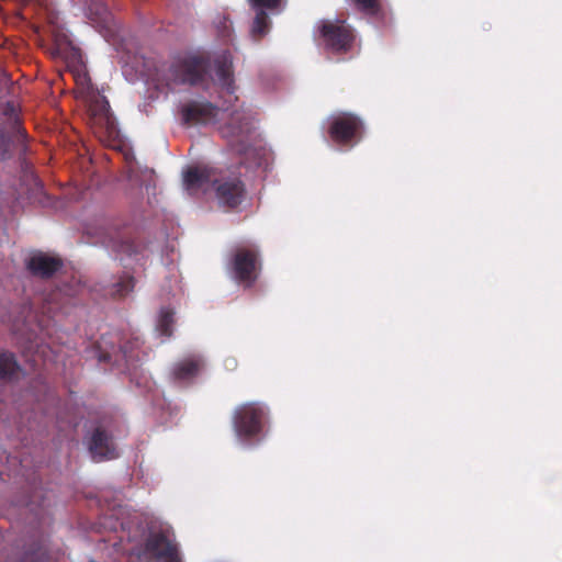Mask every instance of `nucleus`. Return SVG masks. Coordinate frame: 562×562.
Listing matches in <instances>:
<instances>
[{
  "label": "nucleus",
  "mask_w": 562,
  "mask_h": 562,
  "mask_svg": "<svg viewBox=\"0 0 562 562\" xmlns=\"http://www.w3.org/2000/svg\"><path fill=\"white\" fill-rule=\"evenodd\" d=\"M103 241L106 248L121 261L137 259L146 248L137 229L122 220H112L104 227Z\"/></svg>",
  "instance_id": "f257e3e1"
},
{
  "label": "nucleus",
  "mask_w": 562,
  "mask_h": 562,
  "mask_svg": "<svg viewBox=\"0 0 562 562\" xmlns=\"http://www.w3.org/2000/svg\"><path fill=\"white\" fill-rule=\"evenodd\" d=\"M220 133L232 150L238 155L248 154L256 137L250 113L243 109L235 110L228 121L220 127Z\"/></svg>",
  "instance_id": "f03ea898"
},
{
  "label": "nucleus",
  "mask_w": 562,
  "mask_h": 562,
  "mask_svg": "<svg viewBox=\"0 0 562 562\" xmlns=\"http://www.w3.org/2000/svg\"><path fill=\"white\" fill-rule=\"evenodd\" d=\"M88 117L93 133L102 143L113 146L119 140L120 130L104 95L94 93L89 98Z\"/></svg>",
  "instance_id": "7ed1b4c3"
},
{
  "label": "nucleus",
  "mask_w": 562,
  "mask_h": 562,
  "mask_svg": "<svg viewBox=\"0 0 562 562\" xmlns=\"http://www.w3.org/2000/svg\"><path fill=\"white\" fill-rule=\"evenodd\" d=\"M268 417L267 408L258 402L238 405L233 413V428L239 440L248 442L258 439Z\"/></svg>",
  "instance_id": "20e7f679"
},
{
  "label": "nucleus",
  "mask_w": 562,
  "mask_h": 562,
  "mask_svg": "<svg viewBox=\"0 0 562 562\" xmlns=\"http://www.w3.org/2000/svg\"><path fill=\"white\" fill-rule=\"evenodd\" d=\"M210 68V61L203 56H187L173 60L166 75L167 87L178 85L196 86L205 81Z\"/></svg>",
  "instance_id": "39448f33"
},
{
  "label": "nucleus",
  "mask_w": 562,
  "mask_h": 562,
  "mask_svg": "<svg viewBox=\"0 0 562 562\" xmlns=\"http://www.w3.org/2000/svg\"><path fill=\"white\" fill-rule=\"evenodd\" d=\"M231 267L234 279L245 288H251L261 270L258 249L255 247L236 248L231 260Z\"/></svg>",
  "instance_id": "423d86ee"
},
{
  "label": "nucleus",
  "mask_w": 562,
  "mask_h": 562,
  "mask_svg": "<svg viewBox=\"0 0 562 562\" xmlns=\"http://www.w3.org/2000/svg\"><path fill=\"white\" fill-rule=\"evenodd\" d=\"M318 31L325 48L331 53H347L352 46L353 34L345 21L321 20Z\"/></svg>",
  "instance_id": "0eeeda50"
},
{
  "label": "nucleus",
  "mask_w": 562,
  "mask_h": 562,
  "mask_svg": "<svg viewBox=\"0 0 562 562\" xmlns=\"http://www.w3.org/2000/svg\"><path fill=\"white\" fill-rule=\"evenodd\" d=\"M363 133V123L353 113L344 112L333 117L328 134L334 143L341 146H353Z\"/></svg>",
  "instance_id": "6e6552de"
},
{
  "label": "nucleus",
  "mask_w": 562,
  "mask_h": 562,
  "mask_svg": "<svg viewBox=\"0 0 562 562\" xmlns=\"http://www.w3.org/2000/svg\"><path fill=\"white\" fill-rule=\"evenodd\" d=\"M138 555H144L160 562H182L177 544L165 530L150 531Z\"/></svg>",
  "instance_id": "1a4fd4ad"
},
{
  "label": "nucleus",
  "mask_w": 562,
  "mask_h": 562,
  "mask_svg": "<svg viewBox=\"0 0 562 562\" xmlns=\"http://www.w3.org/2000/svg\"><path fill=\"white\" fill-rule=\"evenodd\" d=\"M3 113L8 116L13 132V135L0 134V158L8 159L15 153L22 154L26 150V133L20 125L13 104L8 103Z\"/></svg>",
  "instance_id": "9d476101"
},
{
  "label": "nucleus",
  "mask_w": 562,
  "mask_h": 562,
  "mask_svg": "<svg viewBox=\"0 0 562 562\" xmlns=\"http://www.w3.org/2000/svg\"><path fill=\"white\" fill-rule=\"evenodd\" d=\"M215 195L218 203L227 209H236L246 198V187L239 176H223L216 179Z\"/></svg>",
  "instance_id": "9b49d317"
},
{
  "label": "nucleus",
  "mask_w": 562,
  "mask_h": 562,
  "mask_svg": "<svg viewBox=\"0 0 562 562\" xmlns=\"http://www.w3.org/2000/svg\"><path fill=\"white\" fill-rule=\"evenodd\" d=\"M204 368L205 361L203 357L190 355L172 364L170 379L179 385L187 386L195 381Z\"/></svg>",
  "instance_id": "f8f14e48"
},
{
  "label": "nucleus",
  "mask_w": 562,
  "mask_h": 562,
  "mask_svg": "<svg viewBox=\"0 0 562 562\" xmlns=\"http://www.w3.org/2000/svg\"><path fill=\"white\" fill-rule=\"evenodd\" d=\"M217 114L218 108L207 101H190L181 108V120L186 125L209 124Z\"/></svg>",
  "instance_id": "ddd939ff"
},
{
  "label": "nucleus",
  "mask_w": 562,
  "mask_h": 562,
  "mask_svg": "<svg viewBox=\"0 0 562 562\" xmlns=\"http://www.w3.org/2000/svg\"><path fill=\"white\" fill-rule=\"evenodd\" d=\"M217 178H214V170L210 167H190L183 175V184L190 194L206 191L214 187Z\"/></svg>",
  "instance_id": "4468645a"
},
{
  "label": "nucleus",
  "mask_w": 562,
  "mask_h": 562,
  "mask_svg": "<svg viewBox=\"0 0 562 562\" xmlns=\"http://www.w3.org/2000/svg\"><path fill=\"white\" fill-rule=\"evenodd\" d=\"M89 450L95 460L114 459L117 457L112 437L101 427L93 430L89 441Z\"/></svg>",
  "instance_id": "2eb2a0df"
},
{
  "label": "nucleus",
  "mask_w": 562,
  "mask_h": 562,
  "mask_svg": "<svg viewBox=\"0 0 562 562\" xmlns=\"http://www.w3.org/2000/svg\"><path fill=\"white\" fill-rule=\"evenodd\" d=\"M63 267V261L58 258L50 257L45 254H36L26 261L27 270L34 276L42 279L53 277Z\"/></svg>",
  "instance_id": "dca6fc26"
},
{
  "label": "nucleus",
  "mask_w": 562,
  "mask_h": 562,
  "mask_svg": "<svg viewBox=\"0 0 562 562\" xmlns=\"http://www.w3.org/2000/svg\"><path fill=\"white\" fill-rule=\"evenodd\" d=\"M213 64L218 83L223 88H225L229 93H233L235 90V86L232 54L228 50L222 52L214 58Z\"/></svg>",
  "instance_id": "f3484780"
},
{
  "label": "nucleus",
  "mask_w": 562,
  "mask_h": 562,
  "mask_svg": "<svg viewBox=\"0 0 562 562\" xmlns=\"http://www.w3.org/2000/svg\"><path fill=\"white\" fill-rule=\"evenodd\" d=\"M22 371L15 355L10 351L0 352V381L12 382L18 380Z\"/></svg>",
  "instance_id": "a211bd4d"
},
{
  "label": "nucleus",
  "mask_w": 562,
  "mask_h": 562,
  "mask_svg": "<svg viewBox=\"0 0 562 562\" xmlns=\"http://www.w3.org/2000/svg\"><path fill=\"white\" fill-rule=\"evenodd\" d=\"M135 279L130 274H122L116 282H114L108 293L113 299H123L134 290Z\"/></svg>",
  "instance_id": "6ab92c4d"
},
{
  "label": "nucleus",
  "mask_w": 562,
  "mask_h": 562,
  "mask_svg": "<svg viewBox=\"0 0 562 562\" xmlns=\"http://www.w3.org/2000/svg\"><path fill=\"white\" fill-rule=\"evenodd\" d=\"M269 29H270L269 15L262 8H259V10L257 11L256 16L254 19L252 25H251V30H250L251 36L256 41H259L269 32Z\"/></svg>",
  "instance_id": "aec40b11"
},
{
  "label": "nucleus",
  "mask_w": 562,
  "mask_h": 562,
  "mask_svg": "<svg viewBox=\"0 0 562 562\" xmlns=\"http://www.w3.org/2000/svg\"><path fill=\"white\" fill-rule=\"evenodd\" d=\"M173 311L167 307L161 308L159 319H158V329L161 335L170 337L172 335V325H173Z\"/></svg>",
  "instance_id": "412c9836"
},
{
  "label": "nucleus",
  "mask_w": 562,
  "mask_h": 562,
  "mask_svg": "<svg viewBox=\"0 0 562 562\" xmlns=\"http://www.w3.org/2000/svg\"><path fill=\"white\" fill-rule=\"evenodd\" d=\"M21 562H48L47 551L43 546H37L31 552H26Z\"/></svg>",
  "instance_id": "4be33fe9"
},
{
  "label": "nucleus",
  "mask_w": 562,
  "mask_h": 562,
  "mask_svg": "<svg viewBox=\"0 0 562 562\" xmlns=\"http://www.w3.org/2000/svg\"><path fill=\"white\" fill-rule=\"evenodd\" d=\"M356 7L367 13V14H376L380 10L379 0H352Z\"/></svg>",
  "instance_id": "5701e85b"
},
{
  "label": "nucleus",
  "mask_w": 562,
  "mask_h": 562,
  "mask_svg": "<svg viewBox=\"0 0 562 562\" xmlns=\"http://www.w3.org/2000/svg\"><path fill=\"white\" fill-rule=\"evenodd\" d=\"M252 5L262 9H276L280 5L281 0H250Z\"/></svg>",
  "instance_id": "b1692460"
},
{
  "label": "nucleus",
  "mask_w": 562,
  "mask_h": 562,
  "mask_svg": "<svg viewBox=\"0 0 562 562\" xmlns=\"http://www.w3.org/2000/svg\"><path fill=\"white\" fill-rule=\"evenodd\" d=\"M32 349H33V344H30V346L25 350H23V353L26 358V361H29L31 363V367L35 369L40 366V363H38V360L36 359L35 355L32 353L29 357L27 353L31 352Z\"/></svg>",
  "instance_id": "393cba45"
},
{
  "label": "nucleus",
  "mask_w": 562,
  "mask_h": 562,
  "mask_svg": "<svg viewBox=\"0 0 562 562\" xmlns=\"http://www.w3.org/2000/svg\"><path fill=\"white\" fill-rule=\"evenodd\" d=\"M225 367H226V369H228V370H234V369H236V367H237V361H236V359H235V358H227V359L225 360Z\"/></svg>",
  "instance_id": "a878e982"
},
{
  "label": "nucleus",
  "mask_w": 562,
  "mask_h": 562,
  "mask_svg": "<svg viewBox=\"0 0 562 562\" xmlns=\"http://www.w3.org/2000/svg\"><path fill=\"white\" fill-rule=\"evenodd\" d=\"M26 506L30 507L31 512H35V502L33 498L26 504Z\"/></svg>",
  "instance_id": "bb28decb"
}]
</instances>
